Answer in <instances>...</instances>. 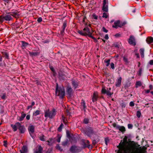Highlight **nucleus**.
<instances>
[{
	"instance_id": "c9c22d12",
	"label": "nucleus",
	"mask_w": 153,
	"mask_h": 153,
	"mask_svg": "<svg viewBox=\"0 0 153 153\" xmlns=\"http://www.w3.org/2000/svg\"><path fill=\"white\" fill-rule=\"evenodd\" d=\"M62 118L64 123H65V124H66L67 123V122H66V120H65V117L63 115L62 116Z\"/></svg>"
},
{
	"instance_id": "f704fd0d",
	"label": "nucleus",
	"mask_w": 153,
	"mask_h": 153,
	"mask_svg": "<svg viewBox=\"0 0 153 153\" xmlns=\"http://www.w3.org/2000/svg\"><path fill=\"white\" fill-rule=\"evenodd\" d=\"M63 124L62 123L60 126H59V127L58 128V131H60L62 129V126H63Z\"/></svg>"
},
{
	"instance_id": "5701e85b",
	"label": "nucleus",
	"mask_w": 153,
	"mask_h": 153,
	"mask_svg": "<svg viewBox=\"0 0 153 153\" xmlns=\"http://www.w3.org/2000/svg\"><path fill=\"white\" fill-rule=\"evenodd\" d=\"M47 142L48 143V145L51 146L54 143V140L52 138H50L49 140L47 141Z\"/></svg>"
},
{
	"instance_id": "f03ea898",
	"label": "nucleus",
	"mask_w": 153,
	"mask_h": 153,
	"mask_svg": "<svg viewBox=\"0 0 153 153\" xmlns=\"http://www.w3.org/2000/svg\"><path fill=\"white\" fill-rule=\"evenodd\" d=\"M20 15L19 12L15 11L9 13L5 16L2 15L0 16V23L3 22L4 20L10 21L11 20L12 18L11 16L15 18L18 17Z\"/></svg>"
},
{
	"instance_id": "a878e982",
	"label": "nucleus",
	"mask_w": 153,
	"mask_h": 153,
	"mask_svg": "<svg viewBox=\"0 0 153 153\" xmlns=\"http://www.w3.org/2000/svg\"><path fill=\"white\" fill-rule=\"evenodd\" d=\"M81 106L83 107V109L85 111V109L86 108V106L85 105V102L83 100H82Z\"/></svg>"
},
{
	"instance_id": "bf43d9fd",
	"label": "nucleus",
	"mask_w": 153,
	"mask_h": 153,
	"mask_svg": "<svg viewBox=\"0 0 153 153\" xmlns=\"http://www.w3.org/2000/svg\"><path fill=\"white\" fill-rule=\"evenodd\" d=\"M5 56L7 58H8L9 57V56L8 54L7 53H4Z\"/></svg>"
},
{
	"instance_id": "e2e57ef3",
	"label": "nucleus",
	"mask_w": 153,
	"mask_h": 153,
	"mask_svg": "<svg viewBox=\"0 0 153 153\" xmlns=\"http://www.w3.org/2000/svg\"><path fill=\"white\" fill-rule=\"evenodd\" d=\"M135 55L136 56H137V58H139V54L138 53H136Z\"/></svg>"
},
{
	"instance_id": "6e6d98bb",
	"label": "nucleus",
	"mask_w": 153,
	"mask_h": 153,
	"mask_svg": "<svg viewBox=\"0 0 153 153\" xmlns=\"http://www.w3.org/2000/svg\"><path fill=\"white\" fill-rule=\"evenodd\" d=\"M149 64L151 65H153V60H151L149 62Z\"/></svg>"
},
{
	"instance_id": "603ef678",
	"label": "nucleus",
	"mask_w": 153,
	"mask_h": 153,
	"mask_svg": "<svg viewBox=\"0 0 153 153\" xmlns=\"http://www.w3.org/2000/svg\"><path fill=\"white\" fill-rule=\"evenodd\" d=\"M30 115L29 114H28L27 115L26 117V119L27 120H29L30 119Z\"/></svg>"
},
{
	"instance_id": "6e6552de",
	"label": "nucleus",
	"mask_w": 153,
	"mask_h": 153,
	"mask_svg": "<svg viewBox=\"0 0 153 153\" xmlns=\"http://www.w3.org/2000/svg\"><path fill=\"white\" fill-rule=\"evenodd\" d=\"M128 42L131 45L135 46L136 44L134 38L133 36H130Z\"/></svg>"
},
{
	"instance_id": "4468645a",
	"label": "nucleus",
	"mask_w": 153,
	"mask_h": 153,
	"mask_svg": "<svg viewBox=\"0 0 153 153\" xmlns=\"http://www.w3.org/2000/svg\"><path fill=\"white\" fill-rule=\"evenodd\" d=\"M122 78L120 77L118 79L117 82H116V86L117 87H120L121 85Z\"/></svg>"
},
{
	"instance_id": "338daca9",
	"label": "nucleus",
	"mask_w": 153,
	"mask_h": 153,
	"mask_svg": "<svg viewBox=\"0 0 153 153\" xmlns=\"http://www.w3.org/2000/svg\"><path fill=\"white\" fill-rule=\"evenodd\" d=\"M150 91L149 90H147L146 91V93H149Z\"/></svg>"
},
{
	"instance_id": "58836bf2",
	"label": "nucleus",
	"mask_w": 153,
	"mask_h": 153,
	"mask_svg": "<svg viewBox=\"0 0 153 153\" xmlns=\"http://www.w3.org/2000/svg\"><path fill=\"white\" fill-rule=\"evenodd\" d=\"M1 98L3 100H5L6 98V94H4L1 97Z\"/></svg>"
},
{
	"instance_id": "f257e3e1",
	"label": "nucleus",
	"mask_w": 153,
	"mask_h": 153,
	"mask_svg": "<svg viewBox=\"0 0 153 153\" xmlns=\"http://www.w3.org/2000/svg\"><path fill=\"white\" fill-rule=\"evenodd\" d=\"M126 140L124 139L123 141H121L119 145L117 146L119 149L117 153H137V150L134 147L126 144Z\"/></svg>"
},
{
	"instance_id": "09e8293b",
	"label": "nucleus",
	"mask_w": 153,
	"mask_h": 153,
	"mask_svg": "<svg viewBox=\"0 0 153 153\" xmlns=\"http://www.w3.org/2000/svg\"><path fill=\"white\" fill-rule=\"evenodd\" d=\"M128 128H132L133 126L132 124H128Z\"/></svg>"
},
{
	"instance_id": "49530a36",
	"label": "nucleus",
	"mask_w": 153,
	"mask_h": 153,
	"mask_svg": "<svg viewBox=\"0 0 153 153\" xmlns=\"http://www.w3.org/2000/svg\"><path fill=\"white\" fill-rule=\"evenodd\" d=\"M142 69H141L140 68L139 69V71H138V75L139 76H140L141 74L142 73Z\"/></svg>"
},
{
	"instance_id": "4be33fe9",
	"label": "nucleus",
	"mask_w": 153,
	"mask_h": 153,
	"mask_svg": "<svg viewBox=\"0 0 153 153\" xmlns=\"http://www.w3.org/2000/svg\"><path fill=\"white\" fill-rule=\"evenodd\" d=\"M42 148L40 146H39L38 149L36 150L35 153H42Z\"/></svg>"
},
{
	"instance_id": "412c9836",
	"label": "nucleus",
	"mask_w": 153,
	"mask_h": 153,
	"mask_svg": "<svg viewBox=\"0 0 153 153\" xmlns=\"http://www.w3.org/2000/svg\"><path fill=\"white\" fill-rule=\"evenodd\" d=\"M22 149V150H20L21 153H25L27 151V148L25 146H23Z\"/></svg>"
},
{
	"instance_id": "13d9d810",
	"label": "nucleus",
	"mask_w": 153,
	"mask_h": 153,
	"mask_svg": "<svg viewBox=\"0 0 153 153\" xmlns=\"http://www.w3.org/2000/svg\"><path fill=\"white\" fill-rule=\"evenodd\" d=\"M93 17L95 19H97V17L95 15H93Z\"/></svg>"
},
{
	"instance_id": "7c9ffc66",
	"label": "nucleus",
	"mask_w": 153,
	"mask_h": 153,
	"mask_svg": "<svg viewBox=\"0 0 153 153\" xmlns=\"http://www.w3.org/2000/svg\"><path fill=\"white\" fill-rule=\"evenodd\" d=\"M110 59H108L107 60H105L104 62L106 63V66H108L110 64Z\"/></svg>"
},
{
	"instance_id": "5fc2aeb1",
	"label": "nucleus",
	"mask_w": 153,
	"mask_h": 153,
	"mask_svg": "<svg viewBox=\"0 0 153 153\" xmlns=\"http://www.w3.org/2000/svg\"><path fill=\"white\" fill-rule=\"evenodd\" d=\"M120 34L119 33H116L115 35V36L117 37H119L120 36Z\"/></svg>"
},
{
	"instance_id": "a19ab883",
	"label": "nucleus",
	"mask_w": 153,
	"mask_h": 153,
	"mask_svg": "<svg viewBox=\"0 0 153 153\" xmlns=\"http://www.w3.org/2000/svg\"><path fill=\"white\" fill-rule=\"evenodd\" d=\"M113 126L115 128L117 129V127H118L119 126L117 125L116 123H114L113 124Z\"/></svg>"
},
{
	"instance_id": "423d86ee",
	"label": "nucleus",
	"mask_w": 153,
	"mask_h": 153,
	"mask_svg": "<svg viewBox=\"0 0 153 153\" xmlns=\"http://www.w3.org/2000/svg\"><path fill=\"white\" fill-rule=\"evenodd\" d=\"M81 149L80 147L75 146H72L70 149V151L72 153H77L81 151Z\"/></svg>"
},
{
	"instance_id": "ddd939ff",
	"label": "nucleus",
	"mask_w": 153,
	"mask_h": 153,
	"mask_svg": "<svg viewBox=\"0 0 153 153\" xmlns=\"http://www.w3.org/2000/svg\"><path fill=\"white\" fill-rule=\"evenodd\" d=\"M35 127L33 125L30 126L28 127V130L30 135L34 131Z\"/></svg>"
},
{
	"instance_id": "c85d7f7f",
	"label": "nucleus",
	"mask_w": 153,
	"mask_h": 153,
	"mask_svg": "<svg viewBox=\"0 0 153 153\" xmlns=\"http://www.w3.org/2000/svg\"><path fill=\"white\" fill-rule=\"evenodd\" d=\"M141 82L140 81H138L136 82L135 85H136V87L137 88L138 86H140L141 85Z\"/></svg>"
},
{
	"instance_id": "de8ad7c7",
	"label": "nucleus",
	"mask_w": 153,
	"mask_h": 153,
	"mask_svg": "<svg viewBox=\"0 0 153 153\" xmlns=\"http://www.w3.org/2000/svg\"><path fill=\"white\" fill-rule=\"evenodd\" d=\"M107 1L106 0H104L103 1V5H107Z\"/></svg>"
},
{
	"instance_id": "680f3d73",
	"label": "nucleus",
	"mask_w": 153,
	"mask_h": 153,
	"mask_svg": "<svg viewBox=\"0 0 153 153\" xmlns=\"http://www.w3.org/2000/svg\"><path fill=\"white\" fill-rule=\"evenodd\" d=\"M58 143H59L60 141V137H59L57 140Z\"/></svg>"
},
{
	"instance_id": "aec40b11",
	"label": "nucleus",
	"mask_w": 153,
	"mask_h": 153,
	"mask_svg": "<svg viewBox=\"0 0 153 153\" xmlns=\"http://www.w3.org/2000/svg\"><path fill=\"white\" fill-rule=\"evenodd\" d=\"M117 129H119L122 132H124L126 131L125 128L123 126H119L117 127Z\"/></svg>"
},
{
	"instance_id": "69168bd1",
	"label": "nucleus",
	"mask_w": 153,
	"mask_h": 153,
	"mask_svg": "<svg viewBox=\"0 0 153 153\" xmlns=\"http://www.w3.org/2000/svg\"><path fill=\"white\" fill-rule=\"evenodd\" d=\"M32 107L30 105V106H28L27 107V110H28L30 108H32Z\"/></svg>"
},
{
	"instance_id": "4d7b16f0",
	"label": "nucleus",
	"mask_w": 153,
	"mask_h": 153,
	"mask_svg": "<svg viewBox=\"0 0 153 153\" xmlns=\"http://www.w3.org/2000/svg\"><path fill=\"white\" fill-rule=\"evenodd\" d=\"M50 69H51V70L53 71V72L54 73V74L55 73V71H54V70L53 68L52 67H50Z\"/></svg>"
},
{
	"instance_id": "4c0bfd02",
	"label": "nucleus",
	"mask_w": 153,
	"mask_h": 153,
	"mask_svg": "<svg viewBox=\"0 0 153 153\" xmlns=\"http://www.w3.org/2000/svg\"><path fill=\"white\" fill-rule=\"evenodd\" d=\"M108 17V15L107 14L105 13H104L103 14V15L102 16V17L103 18H106Z\"/></svg>"
},
{
	"instance_id": "774afa93",
	"label": "nucleus",
	"mask_w": 153,
	"mask_h": 153,
	"mask_svg": "<svg viewBox=\"0 0 153 153\" xmlns=\"http://www.w3.org/2000/svg\"><path fill=\"white\" fill-rule=\"evenodd\" d=\"M2 0L5 2H7V3H8L9 2V0Z\"/></svg>"
},
{
	"instance_id": "052dcab7",
	"label": "nucleus",
	"mask_w": 153,
	"mask_h": 153,
	"mask_svg": "<svg viewBox=\"0 0 153 153\" xmlns=\"http://www.w3.org/2000/svg\"><path fill=\"white\" fill-rule=\"evenodd\" d=\"M152 85H150L149 86V88L150 90H151L152 88Z\"/></svg>"
},
{
	"instance_id": "cd10ccee",
	"label": "nucleus",
	"mask_w": 153,
	"mask_h": 153,
	"mask_svg": "<svg viewBox=\"0 0 153 153\" xmlns=\"http://www.w3.org/2000/svg\"><path fill=\"white\" fill-rule=\"evenodd\" d=\"M72 91V88L71 87H68L67 89V92L69 95H70Z\"/></svg>"
},
{
	"instance_id": "39448f33",
	"label": "nucleus",
	"mask_w": 153,
	"mask_h": 153,
	"mask_svg": "<svg viewBox=\"0 0 153 153\" xmlns=\"http://www.w3.org/2000/svg\"><path fill=\"white\" fill-rule=\"evenodd\" d=\"M56 94L62 98L65 95V90L63 88H58V85L56 83Z\"/></svg>"
},
{
	"instance_id": "393cba45",
	"label": "nucleus",
	"mask_w": 153,
	"mask_h": 153,
	"mask_svg": "<svg viewBox=\"0 0 153 153\" xmlns=\"http://www.w3.org/2000/svg\"><path fill=\"white\" fill-rule=\"evenodd\" d=\"M144 49L143 48H141L140 50V52L141 54L142 58L144 57Z\"/></svg>"
},
{
	"instance_id": "dca6fc26",
	"label": "nucleus",
	"mask_w": 153,
	"mask_h": 153,
	"mask_svg": "<svg viewBox=\"0 0 153 153\" xmlns=\"http://www.w3.org/2000/svg\"><path fill=\"white\" fill-rule=\"evenodd\" d=\"M26 116L25 114L23 112H22L21 113V116L20 117H19L18 120L19 121H22L23 120Z\"/></svg>"
},
{
	"instance_id": "0eeeda50",
	"label": "nucleus",
	"mask_w": 153,
	"mask_h": 153,
	"mask_svg": "<svg viewBox=\"0 0 153 153\" xmlns=\"http://www.w3.org/2000/svg\"><path fill=\"white\" fill-rule=\"evenodd\" d=\"M111 90V88H109V90L108 89V90H106L104 87H102L101 92L102 94H106L108 95L111 96L113 94V93H112L110 91Z\"/></svg>"
},
{
	"instance_id": "ea45409f",
	"label": "nucleus",
	"mask_w": 153,
	"mask_h": 153,
	"mask_svg": "<svg viewBox=\"0 0 153 153\" xmlns=\"http://www.w3.org/2000/svg\"><path fill=\"white\" fill-rule=\"evenodd\" d=\"M110 66L111 68L112 69H114V65L113 63H111L110 64Z\"/></svg>"
},
{
	"instance_id": "e433bc0d",
	"label": "nucleus",
	"mask_w": 153,
	"mask_h": 153,
	"mask_svg": "<svg viewBox=\"0 0 153 153\" xmlns=\"http://www.w3.org/2000/svg\"><path fill=\"white\" fill-rule=\"evenodd\" d=\"M56 149L60 151H62V149L61 148V147L59 146V145H57L56 146Z\"/></svg>"
},
{
	"instance_id": "864d4df0",
	"label": "nucleus",
	"mask_w": 153,
	"mask_h": 153,
	"mask_svg": "<svg viewBox=\"0 0 153 153\" xmlns=\"http://www.w3.org/2000/svg\"><path fill=\"white\" fill-rule=\"evenodd\" d=\"M104 38L106 39H108L109 38L108 35L106 34L104 37Z\"/></svg>"
},
{
	"instance_id": "0e129e2a",
	"label": "nucleus",
	"mask_w": 153,
	"mask_h": 153,
	"mask_svg": "<svg viewBox=\"0 0 153 153\" xmlns=\"http://www.w3.org/2000/svg\"><path fill=\"white\" fill-rule=\"evenodd\" d=\"M35 105V102H33L31 103V106L32 107Z\"/></svg>"
},
{
	"instance_id": "9d476101",
	"label": "nucleus",
	"mask_w": 153,
	"mask_h": 153,
	"mask_svg": "<svg viewBox=\"0 0 153 153\" xmlns=\"http://www.w3.org/2000/svg\"><path fill=\"white\" fill-rule=\"evenodd\" d=\"M86 134L88 136H90L94 133L92 128L89 127L87 128L85 131Z\"/></svg>"
},
{
	"instance_id": "1a4fd4ad",
	"label": "nucleus",
	"mask_w": 153,
	"mask_h": 153,
	"mask_svg": "<svg viewBox=\"0 0 153 153\" xmlns=\"http://www.w3.org/2000/svg\"><path fill=\"white\" fill-rule=\"evenodd\" d=\"M123 25L121 23L120 21H117L114 22V25L112 26V27L114 28H117L118 27H121Z\"/></svg>"
},
{
	"instance_id": "20e7f679",
	"label": "nucleus",
	"mask_w": 153,
	"mask_h": 153,
	"mask_svg": "<svg viewBox=\"0 0 153 153\" xmlns=\"http://www.w3.org/2000/svg\"><path fill=\"white\" fill-rule=\"evenodd\" d=\"M56 110L54 108L51 111L48 109L45 111V117H48L50 119H52L56 115Z\"/></svg>"
},
{
	"instance_id": "473e14b6",
	"label": "nucleus",
	"mask_w": 153,
	"mask_h": 153,
	"mask_svg": "<svg viewBox=\"0 0 153 153\" xmlns=\"http://www.w3.org/2000/svg\"><path fill=\"white\" fill-rule=\"evenodd\" d=\"M141 113L140 111H137V112L136 115L138 118H140L141 116Z\"/></svg>"
},
{
	"instance_id": "37998d69",
	"label": "nucleus",
	"mask_w": 153,
	"mask_h": 153,
	"mask_svg": "<svg viewBox=\"0 0 153 153\" xmlns=\"http://www.w3.org/2000/svg\"><path fill=\"white\" fill-rule=\"evenodd\" d=\"M134 103L132 101L131 102L129 103V105L130 106H134Z\"/></svg>"
},
{
	"instance_id": "8fccbe9b",
	"label": "nucleus",
	"mask_w": 153,
	"mask_h": 153,
	"mask_svg": "<svg viewBox=\"0 0 153 153\" xmlns=\"http://www.w3.org/2000/svg\"><path fill=\"white\" fill-rule=\"evenodd\" d=\"M123 61L126 62H128V59L127 58L125 57H123Z\"/></svg>"
},
{
	"instance_id": "f8f14e48",
	"label": "nucleus",
	"mask_w": 153,
	"mask_h": 153,
	"mask_svg": "<svg viewBox=\"0 0 153 153\" xmlns=\"http://www.w3.org/2000/svg\"><path fill=\"white\" fill-rule=\"evenodd\" d=\"M98 98V93L97 91L94 92L92 96V101L94 102L97 101Z\"/></svg>"
},
{
	"instance_id": "9b49d317",
	"label": "nucleus",
	"mask_w": 153,
	"mask_h": 153,
	"mask_svg": "<svg viewBox=\"0 0 153 153\" xmlns=\"http://www.w3.org/2000/svg\"><path fill=\"white\" fill-rule=\"evenodd\" d=\"M19 126H20V123L19 122L16 123L14 125H11V126L13 129L14 131H15L17 130V128H19Z\"/></svg>"
},
{
	"instance_id": "2eb2a0df",
	"label": "nucleus",
	"mask_w": 153,
	"mask_h": 153,
	"mask_svg": "<svg viewBox=\"0 0 153 153\" xmlns=\"http://www.w3.org/2000/svg\"><path fill=\"white\" fill-rule=\"evenodd\" d=\"M19 129L21 133H23L25 131V128L23 126H22L20 123V126H19Z\"/></svg>"
},
{
	"instance_id": "7ed1b4c3",
	"label": "nucleus",
	"mask_w": 153,
	"mask_h": 153,
	"mask_svg": "<svg viewBox=\"0 0 153 153\" xmlns=\"http://www.w3.org/2000/svg\"><path fill=\"white\" fill-rule=\"evenodd\" d=\"M90 28H91V27L90 25H89L88 26L86 25L83 30H79L77 32L78 33L82 36H88L89 37L92 38L93 39L96 40V39L91 35L93 31L90 30Z\"/></svg>"
},
{
	"instance_id": "72a5a7b5",
	"label": "nucleus",
	"mask_w": 153,
	"mask_h": 153,
	"mask_svg": "<svg viewBox=\"0 0 153 153\" xmlns=\"http://www.w3.org/2000/svg\"><path fill=\"white\" fill-rule=\"evenodd\" d=\"M89 119L88 118H85L83 120V123L85 124H87L89 122Z\"/></svg>"
},
{
	"instance_id": "c03bdc74",
	"label": "nucleus",
	"mask_w": 153,
	"mask_h": 153,
	"mask_svg": "<svg viewBox=\"0 0 153 153\" xmlns=\"http://www.w3.org/2000/svg\"><path fill=\"white\" fill-rule=\"evenodd\" d=\"M37 21L38 22H41L42 21V18L40 17L39 18L37 19Z\"/></svg>"
},
{
	"instance_id": "a18cd8bd",
	"label": "nucleus",
	"mask_w": 153,
	"mask_h": 153,
	"mask_svg": "<svg viewBox=\"0 0 153 153\" xmlns=\"http://www.w3.org/2000/svg\"><path fill=\"white\" fill-rule=\"evenodd\" d=\"M102 30H103V31H104L105 33L108 32V30L107 29H106V28L105 27H103L102 28Z\"/></svg>"
},
{
	"instance_id": "a211bd4d",
	"label": "nucleus",
	"mask_w": 153,
	"mask_h": 153,
	"mask_svg": "<svg viewBox=\"0 0 153 153\" xmlns=\"http://www.w3.org/2000/svg\"><path fill=\"white\" fill-rule=\"evenodd\" d=\"M146 42L148 44H150L153 42V38L152 37H149L146 39Z\"/></svg>"
},
{
	"instance_id": "c756f323",
	"label": "nucleus",
	"mask_w": 153,
	"mask_h": 153,
	"mask_svg": "<svg viewBox=\"0 0 153 153\" xmlns=\"http://www.w3.org/2000/svg\"><path fill=\"white\" fill-rule=\"evenodd\" d=\"M45 137L44 135L42 134L40 136L39 139L41 141H44L45 140Z\"/></svg>"
},
{
	"instance_id": "2f4dec72",
	"label": "nucleus",
	"mask_w": 153,
	"mask_h": 153,
	"mask_svg": "<svg viewBox=\"0 0 153 153\" xmlns=\"http://www.w3.org/2000/svg\"><path fill=\"white\" fill-rule=\"evenodd\" d=\"M22 46L25 47H26L29 45L28 43L24 42V41H22Z\"/></svg>"
},
{
	"instance_id": "6ab92c4d",
	"label": "nucleus",
	"mask_w": 153,
	"mask_h": 153,
	"mask_svg": "<svg viewBox=\"0 0 153 153\" xmlns=\"http://www.w3.org/2000/svg\"><path fill=\"white\" fill-rule=\"evenodd\" d=\"M72 85L74 88H76L78 85L77 81L75 80H73L72 81Z\"/></svg>"
},
{
	"instance_id": "bb28decb",
	"label": "nucleus",
	"mask_w": 153,
	"mask_h": 153,
	"mask_svg": "<svg viewBox=\"0 0 153 153\" xmlns=\"http://www.w3.org/2000/svg\"><path fill=\"white\" fill-rule=\"evenodd\" d=\"M40 111L37 110L35 111L33 114V115L34 116H36L39 115L40 114Z\"/></svg>"
},
{
	"instance_id": "79ce46f5",
	"label": "nucleus",
	"mask_w": 153,
	"mask_h": 153,
	"mask_svg": "<svg viewBox=\"0 0 153 153\" xmlns=\"http://www.w3.org/2000/svg\"><path fill=\"white\" fill-rule=\"evenodd\" d=\"M86 142L87 143V144H85L84 147H88L89 146V141L88 140H87L86 141Z\"/></svg>"
},
{
	"instance_id": "b1692460",
	"label": "nucleus",
	"mask_w": 153,
	"mask_h": 153,
	"mask_svg": "<svg viewBox=\"0 0 153 153\" xmlns=\"http://www.w3.org/2000/svg\"><path fill=\"white\" fill-rule=\"evenodd\" d=\"M102 10L105 12H107L108 11V5H103Z\"/></svg>"
},
{
	"instance_id": "f3484780",
	"label": "nucleus",
	"mask_w": 153,
	"mask_h": 153,
	"mask_svg": "<svg viewBox=\"0 0 153 153\" xmlns=\"http://www.w3.org/2000/svg\"><path fill=\"white\" fill-rule=\"evenodd\" d=\"M66 23L65 22H64L63 24L62 27V30L61 31V34L62 35L63 34L65 27H66Z\"/></svg>"
},
{
	"instance_id": "3c124183",
	"label": "nucleus",
	"mask_w": 153,
	"mask_h": 153,
	"mask_svg": "<svg viewBox=\"0 0 153 153\" xmlns=\"http://www.w3.org/2000/svg\"><path fill=\"white\" fill-rule=\"evenodd\" d=\"M67 141H65V142H63L62 143V145L64 146H65L67 145Z\"/></svg>"
}]
</instances>
